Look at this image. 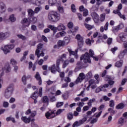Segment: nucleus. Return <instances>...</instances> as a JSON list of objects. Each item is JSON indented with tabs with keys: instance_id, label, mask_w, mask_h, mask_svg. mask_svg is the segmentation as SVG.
Wrapping results in <instances>:
<instances>
[{
	"instance_id": "4be33fe9",
	"label": "nucleus",
	"mask_w": 127,
	"mask_h": 127,
	"mask_svg": "<svg viewBox=\"0 0 127 127\" xmlns=\"http://www.w3.org/2000/svg\"><path fill=\"white\" fill-rule=\"evenodd\" d=\"M57 0H49V4L50 5H51V6H53V5L56 4L57 5Z\"/></svg>"
},
{
	"instance_id": "de8ad7c7",
	"label": "nucleus",
	"mask_w": 127,
	"mask_h": 127,
	"mask_svg": "<svg viewBox=\"0 0 127 127\" xmlns=\"http://www.w3.org/2000/svg\"><path fill=\"white\" fill-rule=\"evenodd\" d=\"M10 62V64H12V65H16V64H17L16 61L13 59H11Z\"/></svg>"
},
{
	"instance_id": "6e6552de",
	"label": "nucleus",
	"mask_w": 127,
	"mask_h": 127,
	"mask_svg": "<svg viewBox=\"0 0 127 127\" xmlns=\"http://www.w3.org/2000/svg\"><path fill=\"white\" fill-rule=\"evenodd\" d=\"M86 78V75L84 73L81 72L79 73L78 77L77 78L76 80H75L76 84H78L79 83H81L82 81L83 80H85V78Z\"/></svg>"
},
{
	"instance_id": "20e7f679",
	"label": "nucleus",
	"mask_w": 127,
	"mask_h": 127,
	"mask_svg": "<svg viewBox=\"0 0 127 127\" xmlns=\"http://www.w3.org/2000/svg\"><path fill=\"white\" fill-rule=\"evenodd\" d=\"M36 115V111H33L31 113V115L28 117V118H27L26 116H23L21 117V119L24 123H25V124H29L30 122H34L35 121V119H31V118H34V117H35Z\"/></svg>"
},
{
	"instance_id": "9d476101",
	"label": "nucleus",
	"mask_w": 127,
	"mask_h": 127,
	"mask_svg": "<svg viewBox=\"0 0 127 127\" xmlns=\"http://www.w3.org/2000/svg\"><path fill=\"white\" fill-rule=\"evenodd\" d=\"M45 116L47 119L50 120V119H52L55 117V114L54 113V111H50L46 113Z\"/></svg>"
},
{
	"instance_id": "774afa93",
	"label": "nucleus",
	"mask_w": 127,
	"mask_h": 127,
	"mask_svg": "<svg viewBox=\"0 0 127 127\" xmlns=\"http://www.w3.org/2000/svg\"><path fill=\"white\" fill-rule=\"evenodd\" d=\"M64 100H67L68 99V95L66 94H64L62 96Z\"/></svg>"
},
{
	"instance_id": "0eeeda50",
	"label": "nucleus",
	"mask_w": 127,
	"mask_h": 127,
	"mask_svg": "<svg viewBox=\"0 0 127 127\" xmlns=\"http://www.w3.org/2000/svg\"><path fill=\"white\" fill-rule=\"evenodd\" d=\"M13 48H14V44L7 45L4 47L3 51L4 54H6L7 53H9V52H10V50H12Z\"/></svg>"
},
{
	"instance_id": "ea45409f",
	"label": "nucleus",
	"mask_w": 127,
	"mask_h": 127,
	"mask_svg": "<svg viewBox=\"0 0 127 127\" xmlns=\"http://www.w3.org/2000/svg\"><path fill=\"white\" fill-rule=\"evenodd\" d=\"M64 105V102H59L57 103L56 107L57 108H60V107H62Z\"/></svg>"
},
{
	"instance_id": "b1692460",
	"label": "nucleus",
	"mask_w": 127,
	"mask_h": 127,
	"mask_svg": "<svg viewBox=\"0 0 127 127\" xmlns=\"http://www.w3.org/2000/svg\"><path fill=\"white\" fill-rule=\"evenodd\" d=\"M58 45L59 47H64L66 45V43L64 42V41L59 40L58 42Z\"/></svg>"
},
{
	"instance_id": "bb28decb",
	"label": "nucleus",
	"mask_w": 127,
	"mask_h": 127,
	"mask_svg": "<svg viewBox=\"0 0 127 127\" xmlns=\"http://www.w3.org/2000/svg\"><path fill=\"white\" fill-rule=\"evenodd\" d=\"M73 117L74 115H73V113L71 112H70L67 114V119L69 120V121H71V120L73 119Z\"/></svg>"
},
{
	"instance_id": "a19ab883",
	"label": "nucleus",
	"mask_w": 127,
	"mask_h": 127,
	"mask_svg": "<svg viewBox=\"0 0 127 127\" xmlns=\"http://www.w3.org/2000/svg\"><path fill=\"white\" fill-rule=\"evenodd\" d=\"M68 51L69 53L70 56H71V55H73V56L76 55L75 51H72V50H71L70 49H68Z\"/></svg>"
},
{
	"instance_id": "7ed1b4c3",
	"label": "nucleus",
	"mask_w": 127,
	"mask_h": 127,
	"mask_svg": "<svg viewBox=\"0 0 127 127\" xmlns=\"http://www.w3.org/2000/svg\"><path fill=\"white\" fill-rule=\"evenodd\" d=\"M61 61H62V60L58 59L57 60L56 67L55 66V64H53L51 66L49 67V70L53 74H55L57 71L59 72V73H60V72H61V70L60 69V67H59V65H60V62H61Z\"/></svg>"
},
{
	"instance_id": "603ef678",
	"label": "nucleus",
	"mask_w": 127,
	"mask_h": 127,
	"mask_svg": "<svg viewBox=\"0 0 127 127\" xmlns=\"http://www.w3.org/2000/svg\"><path fill=\"white\" fill-rule=\"evenodd\" d=\"M59 58L62 61H64L63 59H66V54H64L60 57H59Z\"/></svg>"
},
{
	"instance_id": "f3484780",
	"label": "nucleus",
	"mask_w": 127,
	"mask_h": 127,
	"mask_svg": "<svg viewBox=\"0 0 127 127\" xmlns=\"http://www.w3.org/2000/svg\"><path fill=\"white\" fill-rule=\"evenodd\" d=\"M66 29V27L63 24L60 23L58 27L57 28V30L60 31V30H65Z\"/></svg>"
},
{
	"instance_id": "5fc2aeb1",
	"label": "nucleus",
	"mask_w": 127,
	"mask_h": 127,
	"mask_svg": "<svg viewBox=\"0 0 127 127\" xmlns=\"http://www.w3.org/2000/svg\"><path fill=\"white\" fill-rule=\"evenodd\" d=\"M69 60H66L65 61H64L63 65V68H65L67 65H68V64H69Z\"/></svg>"
},
{
	"instance_id": "cd10ccee",
	"label": "nucleus",
	"mask_w": 127,
	"mask_h": 127,
	"mask_svg": "<svg viewBox=\"0 0 127 127\" xmlns=\"http://www.w3.org/2000/svg\"><path fill=\"white\" fill-rule=\"evenodd\" d=\"M9 19L11 22H14L16 20V18L14 17V14H12L9 16Z\"/></svg>"
},
{
	"instance_id": "393cba45",
	"label": "nucleus",
	"mask_w": 127,
	"mask_h": 127,
	"mask_svg": "<svg viewBox=\"0 0 127 127\" xmlns=\"http://www.w3.org/2000/svg\"><path fill=\"white\" fill-rule=\"evenodd\" d=\"M49 28L53 30L54 32V34H55L57 31V27H55L54 26H52L51 25H49Z\"/></svg>"
},
{
	"instance_id": "473e14b6",
	"label": "nucleus",
	"mask_w": 127,
	"mask_h": 127,
	"mask_svg": "<svg viewBox=\"0 0 127 127\" xmlns=\"http://www.w3.org/2000/svg\"><path fill=\"white\" fill-rule=\"evenodd\" d=\"M31 98H34V99H37L38 98V91H36L34 92V93L31 96Z\"/></svg>"
},
{
	"instance_id": "72a5a7b5",
	"label": "nucleus",
	"mask_w": 127,
	"mask_h": 127,
	"mask_svg": "<svg viewBox=\"0 0 127 127\" xmlns=\"http://www.w3.org/2000/svg\"><path fill=\"white\" fill-rule=\"evenodd\" d=\"M17 37L22 40H26V37L22 35V34H19L17 35Z\"/></svg>"
},
{
	"instance_id": "79ce46f5",
	"label": "nucleus",
	"mask_w": 127,
	"mask_h": 127,
	"mask_svg": "<svg viewBox=\"0 0 127 127\" xmlns=\"http://www.w3.org/2000/svg\"><path fill=\"white\" fill-rule=\"evenodd\" d=\"M2 106L3 108H8V106H9V103L6 101H4L3 102Z\"/></svg>"
},
{
	"instance_id": "69168bd1",
	"label": "nucleus",
	"mask_w": 127,
	"mask_h": 127,
	"mask_svg": "<svg viewBox=\"0 0 127 127\" xmlns=\"http://www.w3.org/2000/svg\"><path fill=\"white\" fill-rule=\"evenodd\" d=\"M88 10L86 9L83 11V16H87V15H88Z\"/></svg>"
},
{
	"instance_id": "f8f14e48",
	"label": "nucleus",
	"mask_w": 127,
	"mask_h": 127,
	"mask_svg": "<svg viewBox=\"0 0 127 127\" xmlns=\"http://www.w3.org/2000/svg\"><path fill=\"white\" fill-rule=\"evenodd\" d=\"M43 48V44L39 43L37 46V49L36 50L35 52V55H38V53H40V52H41V50H42V49Z\"/></svg>"
},
{
	"instance_id": "338daca9",
	"label": "nucleus",
	"mask_w": 127,
	"mask_h": 127,
	"mask_svg": "<svg viewBox=\"0 0 127 127\" xmlns=\"http://www.w3.org/2000/svg\"><path fill=\"white\" fill-rule=\"evenodd\" d=\"M109 27V22H107L104 26V30H107Z\"/></svg>"
},
{
	"instance_id": "4c0bfd02",
	"label": "nucleus",
	"mask_w": 127,
	"mask_h": 127,
	"mask_svg": "<svg viewBox=\"0 0 127 127\" xmlns=\"http://www.w3.org/2000/svg\"><path fill=\"white\" fill-rule=\"evenodd\" d=\"M109 107L111 108H114L115 107V101L113 100H111L109 102Z\"/></svg>"
},
{
	"instance_id": "a878e982",
	"label": "nucleus",
	"mask_w": 127,
	"mask_h": 127,
	"mask_svg": "<svg viewBox=\"0 0 127 127\" xmlns=\"http://www.w3.org/2000/svg\"><path fill=\"white\" fill-rule=\"evenodd\" d=\"M105 19H106V14L105 13L101 14L100 15L99 20L101 22H103L105 21Z\"/></svg>"
},
{
	"instance_id": "6ab92c4d",
	"label": "nucleus",
	"mask_w": 127,
	"mask_h": 127,
	"mask_svg": "<svg viewBox=\"0 0 127 127\" xmlns=\"http://www.w3.org/2000/svg\"><path fill=\"white\" fill-rule=\"evenodd\" d=\"M27 55H28V51L24 52L23 57L20 59L21 62L24 61V60L26 59V56H27Z\"/></svg>"
},
{
	"instance_id": "4d7b16f0",
	"label": "nucleus",
	"mask_w": 127,
	"mask_h": 127,
	"mask_svg": "<svg viewBox=\"0 0 127 127\" xmlns=\"http://www.w3.org/2000/svg\"><path fill=\"white\" fill-rule=\"evenodd\" d=\"M51 102H55L56 101V98H55V96H49Z\"/></svg>"
},
{
	"instance_id": "0e129e2a",
	"label": "nucleus",
	"mask_w": 127,
	"mask_h": 127,
	"mask_svg": "<svg viewBox=\"0 0 127 127\" xmlns=\"http://www.w3.org/2000/svg\"><path fill=\"white\" fill-rule=\"evenodd\" d=\"M95 81L93 79H91L89 81V86H92L93 84H95Z\"/></svg>"
},
{
	"instance_id": "e2e57ef3",
	"label": "nucleus",
	"mask_w": 127,
	"mask_h": 127,
	"mask_svg": "<svg viewBox=\"0 0 127 127\" xmlns=\"http://www.w3.org/2000/svg\"><path fill=\"white\" fill-rule=\"evenodd\" d=\"M119 16L121 18H123V19H124V20H126V16H125V15L122 14V13H119Z\"/></svg>"
},
{
	"instance_id": "864d4df0",
	"label": "nucleus",
	"mask_w": 127,
	"mask_h": 127,
	"mask_svg": "<svg viewBox=\"0 0 127 127\" xmlns=\"http://www.w3.org/2000/svg\"><path fill=\"white\" fill-rule=\"evenodd\" d=\"M4 34V37L5 38H7V37H9L10 36V33L7 32H5V33H3Z\"/></svg>"
},
{
	"instance_id": "37998d69",
	"label": "nucleus",
	"mask_w": 127,
	"mask_h": 127,
	"mask_svg": "<svg viewBox=\"0 0 127 127\" xmlns=\"http://www.w3.org/2000/svg\"><path fill=\"white\" fill-rule=\"evenodd\" d=\"M22 82L23 83L24 85H26V76L25 75L22 76Z\"/></svg>"
},
{
	"instance_id": "3c124183",
	"label": "nucleus",
	"mask_w": 127,
	"mask_h": 127,
	"mask_svg": "<svg viewBox=\"0 0 127 127\" xmlns=\"http://www.w3.org/2000/svg\"><path fill=\"white\" fill-rule=\"evenodd\" d=\"M118 57L120 59H123L124 57H125V54H124V53H122V52H121L120 54L118 56Z\"/></svg>"
},
{
	"instance_id": "e433bc0d",
	"label": "nucleus",
	"mask_w": 127,
	"mask_h": 127,
	"mask_svg": "<svg viewBox=\"0 0 127 127\" xmlns=\"http://www.w3.org/2000/svg\"><path fill=\"white\" fill-rule=\"evenodd\" d=\"M125 123V118L121 117L119 119L118 124L120 125H122V124H124Z\"/></svg>"
},
{
	"instance_id": "f257e3e1",
	"label": "nucleus",
	"mask_w": 127,
	"mask_h": 127,
	"mask_svg": "<svg viewBox=\"0 0 127 127\" xmlns=\"http://www.w3.org/2000/svg\"><path fill=\"white\" fill-rule=\"evenodd\" d=\"M95 54L94 53V51L92 50H89V53L86 52L84 55H82L80 57V61L83 60L84 63H91L90 57L93 58L95 61H99V58L98 57H94Z\"/></svg>"
},
{
	"instance_id": "a18cd8bd",
	"label": "nucleus",
	"mask_w": 127,
	"mask_h": 127,
	"mask_svg": "<svg viewBox=\"0 0 127 127\" xmlns=\"http://www.w3.org/2000/svg\"><path fill=\"white\" fill-rule=\"evenodd\" d=\"M40 53H38V55H35L36 56H37L38 58H39L40 56L42 57H43L44 56V53L43 52V51H41V53L40 54Z\"/></svg>"
},
{
	"instance_id": "49530a36",
	"label": "nucleus",
	"mask_w": 127,
	"mask_h": 127,
	"mask_svg": "<svg viewBox=\"0 0 127 127\" xmlns=\"http://www.w3.org/2000/svg\"><path fill=\"white\" fill-rule=\"evenodd\" d=\"M41 9H42V8L41 7H36L35 8L34 12H35V13H38V12H39V11H40V10H41Z\"/></svg>"
},
{
	"instance_id": "ddd939ff",
	"label": "nucleus",
	"mask_w": 127,
	"mask_h": 127,
	"mask_svg": "<svg viewBox=\"0 0 127 127\" xmlns=\"http://www.w3.org/2000/svg\"><path fill=\"white\" fill-rule=\"evenodd\" d=\"M35 78H36L37 81H39V85L40 86L42 84V80L41 79V77H40V74H39V72H36V75H35Z\"/></svg>"
},
{
	"instance_id": "c85d7f7f",
	"label": "nucleus",
	"mask_w": 127,
	"mask_h": 127,
	"mask_svg": "<svg viewBox=\"0 0 127 127\" xmlns=\"http://www.w3.org/2000/svg\"><path fill=\"white\" fill-rule=\"evenodd\" d=\"M43 102L47 103V105H48L49 103V99L47 96H45L43 97Z\"/></svg>"
},
{
	"instance_id": "c03bdc74",
	"label": "nucleus",
	"mask_w": 127,
	"mask_h": 127,
	"mask_svg": "<svg viewBox=\"0 0 127 127\" xmlns=\"http://www.w3.org/2000/svg\"><path fill=\"white\" fill-rule=\"evenodd\" d=\"M64 39V41L65 42L66 45H67V44L70 42V39H69V38L67 37H65Z\"/></svg>"
},
{
	"instance_id": "1a4fd4ad",
	"label": "nucleus",
	"mask_w": 127,
	"mask_h": 127,
	"mask_svg": "<svg viewBox=\"0 0 127 127\" xmlns=\"http://www.w3.org/2000/svg\"><path fill=\"white\" fill-rule=\"evenodd\" d=\"M91 16L95 22V23H99L100 22V16L96 12H92Z\"/></svg>"
},
{
	"instance_id": "39448f33",
	"label": "nucleus",
	"mask_w": 127,
	"mask_h": 127,
	"mask_svg": "<svg viewBox=\"0 0 127 127\" xmlns=\"http://www.w3.org/2000/svg\"><path fill=\"white\" fill-rule=\"evenodd\" d=\"M13 92V85H10L5 90L4 97L6 99H8L11 97Z\"/></svg>"
},
{
	"instance_id": "f03ea898",
	"label": "nucleus",
	"mask_w": 127,
	"mask_h": 127,
	"mask_svg": "<svg viewBox=\"0 0 127 127\" xmlns=\"http://www.w3.org/2000/svg\"><path fill=\"white\" fill-rule=\"evenodd\" d=\"M48 18L52 22H57L60 19V14L57 12L51 11L48 14Z\"/></svg>"
},
{
	"instance_id": "680f3d73",
	"label": "nucleus",
	"mask_w": 127,
	"mask_h": 127,
	"mask_svg": "<svg viewBox=\"0 0 127 127\" xmlns=\"http://www.w3.org/2000/svg\"><path fill=\"white\" fill-rule=\"evenodd\" d=\"M67 27H68V28H73V23L72 22H69L67 24Z\"/></svg>"
},
{
	"instance_id": "412c9836",
	"label": "nucleus",
	"mask_w": 127,
	"mask_h": 127,
	"mask_svg": "<svg viewBox=\"0 0 127 127\" xmlns=\"http://www.w3.org/2000/svg\"><path fill=\"white\" fill-rule=\"evenodd\" d=\"M124 108H125V104L123 103H120L116 107L117 110H123Z\"/></svg>"
},
{
	"instance_id": "13d9d810",
	"label": "nucleus",
	"mask_w": 127,
	"mask_h": 127,
	"mask_svg": "<svg viewBox=\"0 0 127 127\" xmlns=\"http://www.w3.org/2000/svg\"><path fill=\"white\" fill-rule=\"evenodd\" d=\"M102 113H103L102 111H100L99 113L97 114V113H95L94 114V116H95L96 118H100V117L101 116V115H102Z\"/></svg>"
},
{
	"instance_id": "aec40b11",
	"label": "nucleus",
	"mask_w": 127,
	"mask_h": 127,
	"mask_svg": "<svg viewBox=\"0 0 127 127\" xmlns=\"http://www.w3.org/2000/svg\"><path fill=\"white\" fill-rule=\"evenodd\" d=\"M35 12L32 9H29L28 10V15L29 17H32L34 15Z\"/></svg>"
},
{
	"instance_id": "a211bd4d",
	"label": "nucleus",
	"mask_w": 127,
	"mask_h": 127,
	"mask_svg": "<svg viewBox=\"0 0 127 127\" xmlns=\"http://www.w3.org/2000/svg\"><path fill=\"white\" fill-rule=\"evenodd\" d=\"M3 70L4 71L5 70L6 71V73H9V72L11 70V68H10V65H9L8 64L5 65L4 68H3Z\"/></svg>"
},
{
	"instance_id": "7c9ffc66",
	"label": "nucleus",
	"mask_w": 127,
	"mask_h": 127,
	"mask_svg": "<svg viewBox=\"0 0 127 127\" xmlns=\"http://www.w3.org/2000/svg\"><path fill=\"white\" fill-rule=\"evenodd\" d=\"M84 26L88 30H91L92 28H94V26H92L89 24L85 23Z\"/></svg>"
},
{
	"instance_id": "052dcab7",
	"label": "nucleus",
	"mask_w": 127,
	"mask_h": 127,
	"mask_svg": "<svg viewBox=\"0 0 127 127\" xmlns=\"http://www.w3.org/2000/svg\"><path fill=\"white\" fill-rule=\"evenodd\" d=\"M38 95L40 97H42V87H40L39 89Z\"/></svg>"
},
{
	"instance_id": "423d86ee",
	"label": "nucleus",
	"mask_w": 127,
	"mask_h": 127,
	"mask_svg": "<svg viewBox=\"0 0 127 127\" xmlns=\"http://www.w3.org/2000/svg\"><path fill=\"white\" fill-rule=\"evenodd\" d=\"M75 38L77 40L78 47L79 49H81V48L83 47L84 44V39H83V37L81 36L80 34H77Z\"/></svg>"
},
{
	"instance_id": "f704fd0d",
	"label": "nucleus",
	"mask_w": 127,
	"mask_h": 127,
	"mask_svg": "<svg viewBox=\"0 0 127 127\" xmlns=\"http://www.w3.org/2000/svg\"><path fill=\"white\" fill-rule=\"evenodd\" d=\"M30 21H31L33 23H36L37 22V18L35 17L30 18Z\"/></svg>"
},
{
	"instance_id": "c756f323",
	"label": "nucleus",
	"mask_w": 127,
	"mask_h": 127,
	"mask_svg": "<svg viewBox=\"0 0 127 127\" xmlns=\"http://www.w3.org/2000/svg\"><path fill=\"white\" fill-rule=\"evenodd\" d=\"M61 5V3H60V2H58L57 3V6L58 7V10H59V11L62 12L63 11V7L60 6Z\"/></svg>"
},
{
	"instance_id": "2eb2a0df",
	"label": "nucleus",
	"mask_w": 127,
	"mask_h": 127,
	"mask_svg": "<svg viewBox=\"0 0 127 127\" xmlns=\"http://www.w3.org/2000/svg\"><path fill=\"white\" fill-rule=\"evenodd\" d=\"M5 11V5L2 2H0V12L2 13Z\"/></svg>"
},
{
	"instance_id": "2f4dec72",
	"label": "nucleus",
	"mask_w": 127,
	"mask_h": 127,
	"mask_svg": "<svg viewBox=\"0 0 127 127\" xmlns=\"http://www.w3.org/2000/svg\"><path fill=\"white\" fill-rule=\"evenodd\" d=\"M94 102H96V99L93 98L92 99L89 100V102L87 103L88 106H89V107H92V103H94Z\"/></svg>"
},
{
	"instance_id": "c9c22d12",
	"label": "nucleus",
	"mask_w": 127,
	"mask_h": 127,
	"mask_svg": "<svg viewBox=\"0 0 127 127\" xmlns=\"http://www.w3.org/2000/svg\"><path fill=\"white\" fill-rule=\"evenodd\" d=\"M86 76L87 77V79H91L92 77H93V74L91 71L88 72V73L86 74Z\"/></svg>"
},
{
	"instance_id": "8fccbe9b",
	"label": "nucleus",
	"mask_w": 127,
	"mask_h": 127,
	"mask_svg": "<svg viewBox=\"0 0 127 127\" xmlns=\"http://www.w3.org/2000/svg\"><path fill=\"white\" fill-rule=\"evenodd\" d=\"M71 9L72 12H76V8L75 7V4H72L71 5Z\"/></svg>"
},
{
	"instance_id": "5701e85b",
	"label": "nucleus",
	"mask_w": 127,
	"mask_h": 127,
	"mask_svg": "<svg viewBox=\"0 0 127 127\" xmlns=\"http://www.w3.org/2000/svg\"><path fill=\"white\" fill-rule=\"evenodd\" d=\"M76 65L77 66H78L79 69H82V68H86V67H87V65L84 66V64H83V63L81 62H78Z\"/></svg>"
},
{
	"instance_id": "dca6fc26",
	"label": "nucleus",
	"mask_w": 127,
	"mask_h": 127,
	"mask_svg": "<svg viewBox=\"0 0 127 127\" xmlns=\"http://www.w3.org/2000/svg\"><path fill=\"white\" fill-rule=\"evenodd\" d=\"M124 63V61L123 60H121L119 61H117L115 64V66L116 67H117L118 68H121L122 66H123V64Z\"/></svg>"
},
{
	"instance_id": "6e6d98bb",
	"label": "nucleus",
	"mask_w": 127,
	"mask_h": 127,
	"mask_svg": "<svg viewBox=\"0 0 127 127\" xmlns=\"http://www.w3.org/2000/svg\"><path fill=\"white\" fill-rule=\"evenodd\" d=\"M3 39H5L4 38V34L3 33H0V40H3Z\"/></svg>"
},
{
	"instance_id": "bf43d9fd",
	"label": "nucleus",
	"mask_w": 127,
	"mask_h": 127,
	"mask_svg": "<svg viewBox=\"0 0 127 127\" xmlns=\"http://www.w3.org/2000/svg\"><path fill=\"white\" fill-rule=\"evenodd\" d=\"M112 42H113V39L111 38H109L107 40L108 44H109V45H110V44H112Z\"/></svg>"
},
{
	"instance_id": "09e8293b",
	"label": "nucleus",
	"mask_w": 127,
	"mask_h": 127,
	"mask_svg": "<svg viewBox=\"0 0 127 127\" xmlns=\"http://www.w3.org/2000/svg\"><path fill=\"white\" fill-rule=\"evenodd\" d=\"M79 126H81L80 123L78 121H76L72 125V127H79Z\"/></svg>"
},
{
	"instance_id": "4468645a",
	"label": "nucleus",
	"mask_w": 127,
	"mask_h": 127,
	"mask_svg": "<svg viewBox=\"0 0 127 127\" xmlns=\"http://www.w3.org/2000/svg\"><path fill=\"white\" fill-rule=\"evenodd\" d=\"M121 26H124V25L120 24L116 27H113L112 29L113 32H114V33H115V32H118V31L120 30V28H121Z\"/></svg>"
},
{
	"instance_id": "9b49d317",
	"label": "nucleus",
	"mask_w": 127,
	"mask_h": 127,
	"mask_svg": "<svg viewBox=\"0 0 127 127\" xmlns=\"http://www.w3.org/2000/svg\"><path fill=\"white\" fill-rule=\"evenodd\" d=\"M21 23H22L24 26L28 27L30 25V21L28 19L25 18L21 21Z\"/></svg>"
},
{
	"instance_id": "58836bf2",
	"label": "nucleus",
	"mask_w": 127,
	"mask_h": 127,
	"mask_svg": "<svg viewBox=\"0 0 127 127\" xmlns=\"http://www.w3.org/2000/svg\"><path fill=\"white\" fill-rule=\"evenodd\" d=\"M86 121H87V117H84L82 120H79L78 122H79L80 125H83V124H84V123H85V122H86Z\"/></svg>"
}]
</instances>
